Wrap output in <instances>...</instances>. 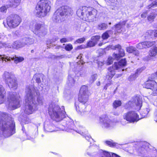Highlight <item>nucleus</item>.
Instances as JSON below:
<instances>
[{"label": "nucleus", "mask_w": 157, "mask_h": 157, "mask_svg": "<svg viewBox=\"0 0 157 157\" xmlns=\"http://www.w3.org/2000/svg\"><path fill=\"white\" fill-rule=\"evenodd\" d=\"M26 96L25 99V106L24 109L25 113L30 114L37 110L38 103L42 105L43 101L40 97H38L36 103L35 99L36 96L39 95V93L36 92L32 86H28L26 89Z\"/></svg>", "instance_id": "obj_1"}, {"label": "nucleus", "mask_w": 157, "mask_h": 157, "mask_svg": "<svg viewBox=\"0 0 157 157\" xmlns=\"http://www.w3.org/2000/svg\"><path fill=\"white\" fill-rule=\"evenodd\" d=\"M15 123L10 116L5 113L0 114V133L4 137L11 136L15 132Z\"/></svg>", "instance_id": "obj_2"}, {"label": "nucleus", "mask_w": 157, "mask_h": 157, "mask_svg": "<svg viewBox=\"0 0 157 157\" xmlns=\"http://www.w3.org/2000/svg\"><path fill=\"white\" fill-rule=\"evenodd\" d=\"M77 14L83 20L93 22L96 20L97 11L95 9L84 6L78 10Z\"/></svg>", "instance_id": "obj_3"}, {"label": "nucleus", "mask_w": 157, "mask_h": 157, "mask_svg": "<svg viewBox=\"0 0 157 157\" xmlns=\"http://www.w3.org/2000/svg\"><path fill=\"white\" fill-rule=\"evenodd\" d=\"M48 113L52 119L59 122L66 117L65 112L61 110L59 106L50 104L48 107Z\"/></svg>", "instance_id": "obj_4"}, {"label": "nucleus", "mask_w": 157, "mask_h": 157, "mask_svg": "<svg viewBox=\"0 0 157 157\" xmlns=\"http://www.w3.org/2000/svg\"><path fill=\"white\" fill-rule=\"evenodd\" d=\"M51 2L48 0H41L37 4L34 13L37 17H42L46 15L51 8Z\"/></svg>", "instance_id": "obj_5"}, {"label": "nucleus", "mask_w": 157, "mask_h": 157, "mask_svg": "<svg viewBox=\"0 0 157 157\" xmlns=\"http://www.w3.org/2000/svg\"><path fill=\"white\" fill-rule=\"evenodd\" d=\"M20 97L16 92H10L6 104L7 108L10 110H13L20 106Z\"/></svg>", "instance_id": "obj_6"}, {"label": "nucleus", "mask_w": 157, "mask_h": 157, "mask_svg": "<svg viewBox=\"0 0 157 157\" xmlns=\"http://www.w3.org/2000/svg\"><path fill=\"white\" fill-rule=\"evenodd\" d=\"M73 10L71 8L67 6H63L57 10L53 16V19L56 22L61 21L63 18V16L71 15Z\"/></svg>", "instance_id": "obj_7"}, {"label": "nucleus", "mask_w": 157, "mask_h": 157, "mask_svg": "<svg viewBox=\"0 0 157 157\" xmlns=\"http://www.w3.org/2000/svg\"><path fill=\"white\" fill-rule=\"evenodd\" d=\"M2 78L9 88L13 89L17 88V83L16 78L12 73L5 71L2 74Z\"/></svg>", "instance_id": "obj_8"}, {"label": "nucleus", "mask_w": 157, "mask_h": 157, "mask_svg": "<svg viewBox=\"0 0 157 157\" xmlns=\"http://www.w3.org/2000/svg\"><path fill=\"white\" fill-rule=\"evenodd\" d=\"M126 61L125 59H121L118 62H115L112 67L108 68V71L106 78L108 79H111L115 75V70H118L122 67L126 65Z\"/></svg>", "instance_id": "obj_9"}, {"label": "nucleus", "mask_w": 157, "mask_h": 157, "mask_svg": "<svg viewBox=\"0 0 157 157\" xmlns=\"http://www.w3.org/2000/svg\"><path fill=\"white\" fill-rule=\"evenodd\" d=\"M141 147L138 150V152L141 153L143 156L145 157H157V151L156 150H151L147 153L148 155H145L147 150H148L149 144L146 142H143L140 143Z\"/></svg>", "instance_id": "obj_10"}, {"label": "nucleus", "mask_w": 157, "mask_h": 157, "mask_svg": "<svg viewBox=\"0 0 157 157\" xmlns=\"http://www.w3.org/2000/svg\"><path fill=\"white\" fill-rule=\"evenodd\" d=\"M92 153L97 155V157H120L116 154L109 153L104 151L102 150L99 149L98 147L96 145L93 146L91 148Z\"/></svg>", "instance_id": "obj_11"}, {"label": "nucleus", "mask_w": 157, "mask_h": 157, "mask_svg": "<svg viewBox=\"0 0 157 157\" xmlns=\"http://www.w3.org/2000/svg\"><path fill=\"white\" fill-rule=\"evenodd\" d=\"M21 21V19L18 15L11 14L7 18L6 23L10 28H14L18 26Z\"/></svg>", "instance_id": "obj_12"}, {"label": "nucleus", "mask_w": 157, "mask_h": 157, "mask_svg": "<svg viewBox=\"0 0 157 157\" xmlns=\"http://www.w3.org/2000/svg\"><path fill=\"white\" fill-rule=\"evenodd\" d=\"M140 118H139L137 113L134 111L128 112L125 113L124 116V119L121 121V124L124 125L126 124L125 120L130 122H134L138 121Z\"/></svg>", "instance_id": "obj_13"}, {"label": "nucleus", "mask_w": 157, "mask_h": 157, "mask_svg": "<svg viewBox=\"0 0 157 157\" xmlns=\"http://www.w3.org/2000/svg\"><path fill=\"white\" fill-rule=\"evenodd\" d=\"M99 121L102 127L104 128L110 129L115 125V123L112 121L107 117H100Z\"/></svg>", "instance_id": "obj_14"}, {"label": "nucleus", "mask_w": 157, "mask_h": 157, "mask_svg": "<svg viewBox=\"0 0 157 157\" xmlns=\"http://www.w3.org/2000/svg\"><path fill=\"white\" fill-rule=\"evenodd\" d=\"M33 32L40 37L44 36L46 34V29L43 24L35 23L34 25Z\"/></svg>", "instance_id": "obj_15"}, {"label": "nucleus", "mask_w": 157, "mask_h": 157, "mask_svg": "<svg viewBox=\"0 0 157 157\" xmlns=\"http://www.w3.org/2000/svg\"><path fill=\"white\" fill-rule=\"evenodd\" d=\"M11 59L14 60L15 63L17 64L23 61L24 59L22 57H17L16 56L10 57L5 55H0V61H2V63H5L7 61L10 62Z\"/></svg>", "instance_id": "obj_16"}, {"label": "nucleus", "mask_w": 157, "mask_h": 157, "mask_svg": "<svg viewBox=\"0 0 157 157\" xmlns=\"http://www.w3.org/2000/svg\"><path fill=\"white\" fill-rule=\"evenodd\" d=\"M111 48L113 50L118 49V53H114L113 56V58L116 60L119 59L121 57L124 56L125 55L124 50L121 48V46L119 44H117L115 46H112Z\"/></svg>", "instance_id": "obj_17"}, {"label": "nucleus", "mask_w": 157, "mask_h": 157, "mask_svg": "<svg viewBox=\"0 0 157 157\" xmlns=\"http://www.w3.org/2000/svg\"><path fill=\"white\" fill-rule=\"evenodd\" d=\"M66 126L69 129L73 130L82 135H86L87 132L85 128L81 126L79 127V129L76 130L75 128L74 124L72 121L67 123Z\"/></svg>", "instance_id": "obj_18"}, {"label": "nucleus", "mask_w": 157, "mask_h": 157, "mask_svg": "<svg viewBox=\"0 0 157 157\" xmlns=\"http://www.w3.org/2000/svg\"><path fill=\"white\" fill-rule=\"evenodd\" d=\"M155 44V41H145L140 43L136 45V47L139 49L149 48Z\"/></svg>", "instance_id": "obj_19"}, {"label": "nucleus", "mask_w": 157, "mask_h": 157, "mask_svg": "<svg viewBox=\"0 0 157 157\" xmlns=\"http://www.w3.org/2000/svg\"><path fill=\"white\" fill-rule=\"evenodd\" d=\"M128 104L130 105L131 104H132V105H131V106H134V105H136L137 107L136 109L137 110H139L141 107L142 100L139 96H137L134 97L133 98V100L132 101H129Z\"/></svg>", "instance_id": "obj_20"}, {"label": "nucleus", "mask_w": 157, "mask_h": 157, "mask_svg": "<svg viewBox=\"0 0 157 157\" xmlns=\"http://www.w3.org/2000/svg\"><path fill=\"white\" fill-rule=\"evenodd\" d=\"M100 38V36H92L91 38V40L89 41L87 43V46L91 47L94 46L97 44Z\"/></svg>", "instance_id": "obj_21"}, {"label": "nucleus", "mask_w": 157, "mask_h": 157, "mask_svg": "<svg viewBox=\"0 0 157 157\" xmlns=\"http://www.w3.org/2000/svg\"><path fill=\"white\" fill-rule=\"evenodd\" d=\"M21 0H9L8 6L9 7L16 8L19 6Z\"/></svg>", "instance_id": "obj_22"}, {"label": "nucleus", "mask_w": 157, "mask_h": 157, "mask_svg": "<svg viewBox=\"0 0 157 157\" xmlns=\"http://www.w3.org/2000/svg\"><path fill=\"white\" fill-rule=\"evenodd\" d=\"M156 83L154 80H148L144 83L143 86L145 88L151 90Z\"/></svg>", "instance_id": "obj_23"}, {"label": "nucleus", "mask_w": 157, "mask_h": 157, "mask_svg": "<svg viewBox=\"0 0 157 157\" xmlns=\"http://www.w3.org/2000/svg\"><path fill=\"white\" fill-rule=\"evenodd\" d=\"M126 22V21H121L119 23L115 25L114 26L115 28V32L121 33V28L125 25Z\"/></svg>", "instance_id": "obj_24"}, {"label": "nucleus", "mask_w": 157, "mask_h": 157, "mask_svg": "<svg viewBox=\"0 0 157 157\" xmlns=\"http://www.w3.org/2000/svg\"><path fill=\"white\" fill-rule=\"evenodd\" d=\"M6 91L2 86L0 85V104L3 103L5 99Z\"/></svg>", "instance_id": "obj_25"}, {"label": "nucleus", "mask_w": 157, "mask_h": 157, "mask_svg": "<svg viewBox=\"0 0 157 157\" xmlns=\"http://www.w3.org/2000/svg\"><path fill=\"white\" fill-rule=\"evenodd\" d=\"M24 44L23 43L22 40L21 41H16L14 42L12 44V48L14 49H18L23 47Z\"/></svg>", "instance_id": "obj_26"}, {"label": "nucleus", "mask_w": 157, "mask_h": 157, "mask_svg": "<svg viewBox=\"0 0 157 157\" xmlns=\"http://www.w3.org/2000/svg\"><path fill=\"white\" fill-rule=\"evenodd\" d=\"M86 24H82L81 25L76 24L74 26V29L76 30L79 31L80 32H83L86 30Z\"/></svg>", "instance_id": "obj_27"}, {"label": "nucleus", "mask_w": 157, "mask_h": 157, "mask_svg": "<svg viewBox=\"0 0 157 157\" xmlns=\"http://www.w3.org/2000/svg\"><path fill=\"white\" fill-rule=\"evenodd\" d=\"M23 43L24 46L27 44H33L34 42V39L30 37H25L22 39Z\"/></svg>", "instance_id": "obj_28"}, {"label": "nucleus", "mask_w": 157, "mask_h": 157, "mask_svg": "<svg viewBox=\"0 0 157 157\" xmlns=\"http://www.w3.org/2000/svg\"><path fill=\"white\" fill-rule=\"evenodd\" d=\"M88 95L79 94L78 100L79 102L82 103H86L88 99Z\"/></svg>", "instance_id": "obj_29"}, {"label": "nucleus", "mask_w": 157, "mask_h": 157, "mask_svg": "<svg viewBox=\"0 0 157 157\" xmlns=\"http://www.w3.org/2000/svg\"><path fill=\"white\" fill-rule=\"evenodd\" d=\"M144 35L146 39H149L150 38L155 37V31L153 30H149L147 31Z\"/></svg>", "instance_id": "obj_30"}, {"label": "nucleus", "mask_w": 157, "mask_h": 157, "mask_svg": "<svg viewBox=\"0 0 157 157\" xmlns=\"http://www.w3.org/2000/svg\"><path fill=\"white\" fill-rule=\"evenodd\" d=\"M79 94L83 95H88L89 96L87 87L85 85L82 86L80 90Z\"/></svg>", "instance_id": "obj_31"}, {"label": "nucleus", "mask_w": 157, "mask_h": 157, "mask_svg": "<svg viewBox=\"0 0 157 157\" xmlns=\"http://www.w3.org/2000/svg\"><path fill=\"white\" fill-rule=\"evenodd\" d=\"M44 131L47 132H52L54 131V127L51 124H45L44 125Z\"/></svg>", "instance_id": "obj_32"}, {"label": "nucleus", "mask_w": 157, "mask_h": 157, "mask_svg": "<svg viewBox=\"0 0 157 157\" xmlns=\"http://www.w3.org/2000/svg\"><path fill=\"white\" fill-rule=\"evenodd\" d=\"M157 54V48L154 46L151 48L149 52V55L151 56H155Z\"/></svg>", "instance_id": "obj_33"}, {"label": "nucleus", "mask_w": 157, "mask_h": 157, "mask_svg": "<svg viewBox=\"0 0 157 157\" xmlns=\"http://www.w3.org/2000/svg\"><path fill=\"white\" fill-rule=\"evenodd\" d=\"M85 103H80L78 104V111L81 112H84L87 111L86 109V106Z\"/></svg>", "instance_id": "obj_34"}, {"label": "nucleus", "mask_w": 157, "mask_h": 157, "mask_svg": "<svg viewBox=\"0 0 157 157\" xmlns=\"http://www.w3.org/2000/svg\"><path fill=\"white\" fill-rule=\"evenodd\" d=\"M75 82L74 79L71 75H69L67 83L69 86H71L74 85Z\"/></svg>", "instance_id": "obj_35"}, {"label": "nucleus", "mask_w": 157, "mask_h": 157, "mask_svg": "<svg viewBox=\"0 0 157 157\" xmlns=\"http://www.w3.org/2000/svg\"><path fill=\"white\" fill-rule=\"evenodd\" d=\"M145 69V67H142L138 69L137 70L135 74L132 75H131L130 76V78H136V77L138 76V75L141 73L142 71L143 70H144Z\"/></svg>", "instance_id": "obj_36"}, {"label": "nucleus", "mask_w": 157, "mask_h": 157, "mask_svg": "<svg viewBox=\"0 0 157 157\" xmlns=\"http://www.w3.org/2000/svg\"><path fill=\"white\" fill-rule=\"evenodd\" d=\"M108 27V25L107 24L101 23L98 25V29L100 30H104L107 29Z\"/></svg>", "instance_id": "obj_37"}, {"label": "nucleus", "mask_w": 157, "mask_h": 157, "mask_svg": "<svg viewBox=\"0 0 157 157\" xmlns=\"http://www.w3.org/2000/svg\"><path fill=\"white\" fill-rule=\"evenodd\" d=\"M157 14L152 13L147 17V19L149 21L152 22L156 17Z\"/></svg>", "instance_id": "obj_38"}, {"label": "nucleus", "mask_w": 157, "mask_h": 157, "mask_svg": "<svg viewBox=\"0 0 157 157\" xmlns=\"http://www.w3.org/2000/svg\"><path fill=\"white\" fill-rule=\"evenodd\" d=\"M136 48L132 46H130L127 48V51L129 53H132L134 52H136V55H138L139 53L137 51H136Z\"/></svg>", "instance_id": "obj_39"}, {"label": "nucleus", "mask_w": 157, "mask_h": 157, "mask_svg": "<svg viewBox=\"0 0 157 157\" xmlns=\"http://www.w3.org/2000/svg\"><path fill=\"white\" fill-rule=\"evenodd\" d=\"M121 105V102L120 101L115 100L113 104L114 108L116 109L117 108L120 106Z\"/></svg>", "instance_id": "obj_40"}, {"label": "nucleus", "mask_w": 157, "mask_h": 157, "mask_svg": "<svg viewBox=\"0 0 157 157\" xmlns=\"http://www.w3.org/2000/svg\"><path fill=\"white\" fill-rule=\"evenodd\" d=\"M111 31V30H109L104 33L102 36V39L103 40H105L108 39L109 36V33Z\"/></svg>", "instance_id": "obj_41"}, {"label": "nucleus", "mask_w": 157, "mask_h": 157, "mask_svg": "<svg viewBox=\"0 0 157 157\" xmlns=\"http://www.w3.org/2000/svg\"><path fill=\"white\" fill-rule=\"evenodd\" d=\"M157 6V0L153 1L151 4L147 6V9H150L151 8H154Z\"/></svg>", "instance_id": "obj_42"}, {"label": "nucleus", "mask_w": 157, "mask_h": 157, "mask_svg": "<svg viewBox=\"0 0 157 157\" xmlns=\"http://www.w3.org/2000/svg\"><path fill=\"white\" fill-rule=\"evenodd\" d=\"M151 90L152 91V94L154 96L157 95V83L153 87Z\"/></svg>", "instance_id": "obj_43"}, {"label": "nucleus", "mask_w": 157, "mask_h": 157, "mask_svg": "<svg viewBox=\"0 0 157 157\" xmlns=\"http://www.w3.org/2000/svg\"><path fill=\"white\" fill-rule=\"evenodd\" d=\"M72 40L73 38L71 37L63 38L60 39V41L61 43H63L71 41Z\"/></svg>", "instance_id": "obj_44"}, {"label": "nucleus", "mask_w": 157, "mask_h": 157, "mask_svg": "<svg viewBox=\"0 0 157 157\" xmlns=\"http://www.w3.org/2000/svg\"><path fill=\"white\" fill-rule=\"evenodd\" d=\"M150 110V109H149V108H146V109H143L142 113H141L142 116L144 117L146 116L148 114Z\"/></svg>", "instance_id": "obj_45"}, {"label": "nucleus", "mask_w": 157, "mask_h": 157, "mask_svg": "<svg viewBox=\"0 0 157 157\" xmlns=\"http://www.w3.org/2000/svg\"><path fill=\"white\" fill-rule=\"evenodd\" d=\"M73 48L72 45L70 44H66L64 48L67 51H70Z\"/></svg>", "instance_id": "obj_46"}, {"label": "nucleus", "mask_w": 157, "mask_h": 157, "mask_svg": "<svg viewBox=\"0 0 157 157\" xmlns=\"http://www.w3.org/2000/svg\"><path fill=\"white\" fill-rule=\"evenodd\" d=\"M82 54H80L77 57V59H80L78 62H77L78 64H81L82 65H83L84 63V62L82 59Z\"/></svg>", "instance_id": "obj_47"}, {"label": "nucleus", "mask_w": 157, "mask_h": 157, "mask_svg": "<svg viewBox=\"0 0 157 157\" xmlns=\"http://www.w3.org/2000/svg\"><path fill=\"white\" fill-rule=\"evenodd\" d=\"M98 75L97 74H95L91 76L90 77V82H93L97 78Z\"/></svg>", "instance_id": "obj_48"}, {"label": "nucleus", "mask_w": 157, "mask_h": 157, "mask_svg": "<svg viewBox=\"0 0 157 157\" xmlns=\"http://www.w3.org/2000/svg\"><path fill=\"white\" fill-rule=\"evenodd\" d=\"M8 7L6 6H2L0 8V12L3 13H6Z\"/></svg>", "instance_id": "obj_49"}, {"label": "nucleus", "mask_w": 157, "mask_h": 157, "mask_svg": "<svg viewBox=\"0 0 157 157\" xmlns=\"http://www.w3.org/2000/svg\"><path fill=\"white\" fill-rule=\"evenodd\" d=\"M105 143L108 146L110 147H114L116 146V143L113 142L112 141H106Z\"/></svg>", "instance_id": "obj_50"}, {"label": "nucleus", "mask_w": 157, "mask_h": 157, "mask_svg": "<svg viewBox=\"0 0 157 157\" xmlns=\"http://www.w3.org/2000/svg\"><path fill=\"white\" fill-rule=\"evenodd\" d=\"M85 38L84 37L81 38L79 39H78L77 40H76L75 42V44L77 43H82L85 40Z\"/></svg>", "instance_id": "obj_51"}, {"label": "nucleus", "mask_w": 157, "mask_h": 157, "mask_svg": "<svg viewBox=\"0 0 157 157\" xmlns=\"http://www.w3.org/2000/svg\"><path fill=\"white\" fill-rule=\"evenodd\" d=\"M3 48H12V45L11 44L9 43H3Z\"/></svg>", "instance_id": "obj_52"}, {"label": "nucleus", "mask_w": 157, "mask_h": 157, "mask_svg": "<svg viewBox=\"0 0 157 157\" xmlns=\"http://www.w3.org/2000/svg\"><path fill=\"white\" fill-rule=\"evenodd\" d=\"M97 62H96L98 65V67L101 68V67L104 64V62L100 61H98L97 60Z\"/></svg>", "instance_id": "obj_53"}, {"label": "nucleus", "mask_w": 157, "mask_h": 157, "mask_svg": "<svg viewBox=\"0 0 157 157\" xmlns=\"http://www.w3.org/2000/svg\"><path fill=\"white\" fill-rule=\"evenodd\" d=\"M13 33L15 37L18 36L20 35V32L19 31H16L15 32H13Z\"/></svg>", "instance_id": "obj_54"}, {"label": "nucleus", "mask_w": 157, "mask_h": 157, "mask_svg": "<svg viewBox=\"0 0 157 157\" xmlns=\"http://www.w3.org/2000/svg\"><path fill=\"white\" fill-rule=\"evenodd\" d=\"M85 138L87 140L90 142L93 140L91 138L90 136L86 135V136H85Z\"/></svg>", "instance_id": "obj_55"}, {"label": "nucleus", "mask_w": 157, "mask_h": 157, "mask_svg": "<svg viewBox=\"0 0 157 157\" xmlns=\"http://www.w3.org/2000/svg\"><path fill=\"white\" fill-rule=\"evenodd\" d=\"M107 65H109L112 64L113 63V60L111 57H109L108 58L107 60Z\"/></svg>", "instance_id": "obj_56"}, {"label": "nucleus", "mask_w": 157, "mask_h": 157, "mask_svg": "<svg viewBox=\"0 0 157 157\" xmlns=\"http://www.w3.org/2000/svg\"><path fill=\"white\" fill-rule=\"evenodd\" d=\"M147 13L148 12L147 11L144 12L141 14V17L143 18H145L147 16Z\"/></svg>", "instance_id": "obj_57"}, {"label": "nucleus", "mask_w": 157, "mask_h": 157, "mask_svg": "<svg viewBox=\"0 0 157 157\" xmlns=\"http://www.w3.org/2000/svg\"><path fill=\"white\" fill-rule=\"evenodd\" d=\"M151 79H154L157 77V72L151 75Z\"/></svg>", "instance_id": "obj_58"}, {"label": "nucleus", "mask_w": 157, "mask_h": 157, "mask_svg": "<svg viewBox=\"0 0 157 157\" xmlns=\"http://www.w3.org/2000/svg\"><path fill=\"white\" fill-rule=\"evenodd\" d=\"M84 48L83 47V46L82 45H81L80 46H78L76 48H75V50H76L81 49L82 48Z\"/></svg>", "instance_id": "obj_59"}, {"label": "nucleus", "mask_w": 157, "mask_h": 157, "mask_svg": "<svg viewBox=\"0 0 157 157\" xmlns=\"http://www.w3.org/2000/svg\"><path fill=\"white\" fill-rule=\"evenodd\" d=\"M36 82L38 83H40L41 82L40 78H36Z\"/></svg>", "instance_id": "obj_60"}, {"label": "nucleus", "mask_w": 157, "mask_h": 157, "mask_svg": "<svg viewBox=\"0 0 157 157\" xmlns=\"http://www.w3.org/2000/svg\"><path fill=\"white\" fill-rule=\"evenodd\" d=\"M3 42L0 41V49L3 48Z\"/></svg>", "instance_id": "obj_61"}, {"label": "nucleus", "mask_w": 157, "mask_h": 157, "mask_svg": "<svg viewBox=\"0 0 157 157\" xmlns=\"http://www.w3.org/2000/svg\"><path fill=\"white\" fill-rule=\"evenodd\" d=\"M58 39H59V38L58 37H55V38H53V40L52 42H54L55 41H56L58 40Z\"/></svg>", "instance_id": "obj_62"}, {"label": "nucleus", "mask_w": 157, "mask_h": 157, "mask_svg": "<svg viewBox=\"0 0 157 157\" xmlns=\"http://www.w3.org/2000/svg\"><path fill=\"white\" fill-rule=\"evenodd\" d=\"M60 48V46H58L56 47V48H57V49H59Z\"/></svg>", "instance_id": "obj_63"}, {"label": "nucleus", "mask_w": 157, "mask_h": 157, "mask_svg": "<svg viewBox=\"0 0 157 157\" xmlns=\"http://www.w3.org/2000/svg\"><path fill=\"white\" fill-rule=\"evenodd\" d=\"M22 129L23 132H24V131L25 130V128L23 127H22Z\"/></svg>", "instance_id": "obj_64"}]
</instances>
